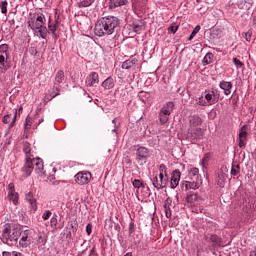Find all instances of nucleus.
Returning <instances> with one entry per match:
<instances>
[{
	"mask_svg": "<svg viewBox=\"0 0 256 256\" xmlns=\"http://www.w3.org/2000/svg\"><path fill=\"white\" fill-rule=\"evenodd\" d=\"M121 25V20L115 16H105L100 18L95 27L94 33L97 37H105L107 35H113L115 29Z\"/></svg>",
	"mask_w": 256,
	"mask_h": 256,
	"instance_id": "f257e3e1",
	"label": "nucleus"
},
{
	"mask_svg": "<svg viewBox=\"0 0 256 256\" xmlns=\"http://www.w3.org/2000/svg\"><path fill=\"white\" fill-rule=\"evenodd\" d=\"M21 237V226L14 223H6L2 230L1 241L8 247H15Z\"/></svg>",
	"mask_w": 256,
	"mask_h": 256,
	"instance_id": "f03ea898",
	"label": "nucleus"
},
{
	"mask_svg": "<svg viewBox=\"0 0 256 256\" xmlns=\"http://www.w3.org/2000/svg\"><path fill=\"white\" fill-rule=\"evenodd\" d=\"M45 15L39 13L34 14L32 18L28 21V27L32 29V31H36V29H41L45 25Z\"/></svg>",
	"mask_w": 256,
	"mask_h": 256,
	"instance_id": "7ed1b4c3",
	"label": "nucleus"
},
{
	"mask_svg": "<svg viewBox=\"0 0 256 256\" xmlns=\"http://www.w3.org/2000/svg\"><path fill=\"white\" fill-rule=\"evenodd\" d=\"M205 133L201 128H189L187 133V139L192 143H197V141H201Z\"/></svg>",
	"mask_w": 256,
	"mask_h": 256,
	"instance_id": "20e7f679",
	"label": "nucleus"
},
{
	"mask_svg": "<svg viewBox=\"0 0 256 256\" xmlns=\"http://www.w3.org/2000/svg\"><path fill=\"white\" fill-rule=\"evenodd\" d=\"M149 148L145 146H140L136 149V161L139 165H143V163H147V159H149Z\"/></svg>",
	"mask_w": 256,
	"mask_h": 256,
	"instance_id": "39448f33",
	"label": "nucleus"
},
{
	"mask_svg": "<svg viewBox=\"0 0 256 256\" xmlns=\"http://www.w3.org/2000/svg\"><path fill=\"white\" fill-rule=\"evenodd\" d=\"M201 183H203V180H183L180 183V187L182 191H189V189H193L195 191L201 187Z\"/></svg>",
	"mask_w": 256,
	"mask_h": 256,
	"instance_id": "423d86ee",
	"label": "nucleus"
},
{
	"mask_svg": "<svg viewBox=\"0 0 256 256\" xmlns=\"http://www.w3.org/2000/svg\"><path fill=\"white\" fill-rule=\"evenodd\" d=\"M153 187L157 189V191H161V189H165L169 183V178L155 176L151 179Z\"/></svg>",
	"mask_w": 256,
	"mask_h": 256,
	"instance_id": "0eeeda50",
	"label": "nucleus"
},
{
	"mask_svg": "<svg viewBox=\"0 0 256 256\" xmlns=\"http://www.w3.org/2000/svg\"><path fill=\"white\" fill-rule=\"evenodd\" d=\"M92 177L91 172H78L75 175V181L78 185H87Z\"/></svg>",
	"mask_w": 256,
	"mask_h": 256,
	"instance_id": "6e6552de",
	"label": "nucleus"
},
{
	"mask_svg": "<svg viewBox=\"0 0 256 256\" xmlns=\"http://www.w3.org/2000/svg\"><path fill=\"white\" fill-rule=\"evenodd\" d=\"M204 240L206 243H210L213 249H217L221 245V237L217 236V234H207L204 236Z\"/></svg>",
	"mask_w": 256,
	"mask_h": 256,
	"instance_id": "1a4fd4ad",
	"label": "nucleus"
},
{
	"mask_svg": "<svg viewBox=\"0 0 256 256\" xmlns=\"http://www.w3.org/2000/svg\"><path fill=\"white\" fill-rule=\"evenodd\" d=\"M180 181H181V171L179 169L173 170L171 173L170 188L177 189Z\"/></svg>",
	"mask_w": 256,
	"mask_h": 256,
	"instance_id": "9d476101",
	"label": "nucleus"
},
{
	"mask_svg": "<svg viewBox=\"0 0 256 256\" xmlns=\"http://www.w3.org/2000/svg\"><path fill=\"white\" fill-rule=\"evenodd\" d=\"M23 177H29L33 173V162L32 158H25L24 166L21 169Z\"/></svg>",
	"mask_w": 256,
	"mask_h": 256,
	"instance_id": "9b49d317",
	"label": "nucleus"
},
{
	"mask_svg": "<svg viewBox=\"0 0 256 256\" xmlns=\"http://www.w3.org/2000/svg\"><path fill=\"white\" fill-rule=\"evenodd\" d=\"M29 230H24L23 232H21V238L20 241L18 242L20 247H22L23 249L29 247L31 245V240H29Z\"/></svg>",
	"mask_w": 256,
	"mask_h": 256,
	"instance_id": "f8f14e48",
	"label": "nucleus"
},
{
	"mask_svg": "<svg viewBox=\"0 0 256 256\" xmlns=\"http://www.w3.org/2000/svg\"><path fill=\"white\" fill-rule=\"evenodd\" d=\"M247 125H243L239 130V147L242 149V147H245L247 145L245 141H247Z\"/></svg>",
	"mask_w": 256,
	"mask_h": 256,
	"instance_id": "ddd939ff",
	"label": "nucleus"
},
{
	"mask_svg": "<svg viewBox=\"0 0 256 256\" xmlns=\"http://www.w3.org/2000/svg\"><path fill=\"white\" fill-rule=\"evenodd\" d=\"M0 69H11V62L9 61V54H0Z\"/></svg>",
	"mask_w": 256,
	"mask_h": 256,
	"instance_id": "4468645a",
	"label": "nucleus"
},
{
	"mask_svg": "<svg viewBox=\"0 0 256 256\" xmlns=\"http://www.w3.org/2000/svg\"><path fill=\"white\" fill-rule=\"evenodd\" d=\"M32 167L35 173H43V160L41 158H32Z\"/></svg>",
	"mask_w": 256,
	"mask_h": 256,
	"instance_id": "2eb2a0df",
	"label": "nucleus"
},
{
	"mask_svg": "<svg viewBox=\"0 0 256 256\" xmlns=\"http://www.w3.org/2000/svg\"><path fill=\"white\" fill-rule=\"evenodd\" d=\"M189 124H190V129H195V128L199 127V125L203 124V119H201V117H199V115L190 116Z\"/></svg>",
	"mask_w": 256,
	"mask_h": 256,
	"instance_id": "dca6fc26",
	"label": "nucleus"
},
{
	"mask_svg": "<svg viewBox=\"0 0 256 256\" xmlns=\"http://www.w3.org/2000/svg\"><path fill=\"white\" fill-rule=\"evenodd\" d=\"M175 109V104L173 102H167L160 110V113L163 115H171L173 113V110Z\"/></svg>",
	"mask_w": 256,
	"mask_h": 256,
	"instance_id": "f3484780",
	"label": "nucleus"
},
{
	"mask_svg": "<svg viewBox=\"0 0 256 256\" xmlns=\"http://www.w3.org/2000/svg\"><path fill=\"white\" fill-rule=\"evenodd\" d=\"M131 27L135 33H141L145 29V22L143 20H135Z\"/></svg>",
	"mask_w": 256,
	"mask_h": 256,
	"instance_id": "a211bd4d",
	"label": "nucleus"
},
{
	"mask_svg": "<svg viewBox=\"0 0 256 256\" xmlns=\"http://www.w3.org/2000/svg\"><path fill=\"white\" fill-rule=\"evenodd\" d=\"M188 179L194 180V181H203V179H201V176L199 175V168H196V167L190 168L188 173Z\"/></svg>",
	"mask_w": 256,
	"mask_h": 256,
	"instance_id": "6ab92c4d",
	"label": "nucleus"
},
{
	"mask_svg": "<svg viewBox=\"0 0 256 256\" xmlns=\"http://www.w3.org/2000/svg\"><path fill=\"white\" fill-rule=\"evenodd\" d=\"M206 103L207 105H215V103L219 102V94H215V92H212V94H206L205 95Z\"/></svg>",
	"mask_w": 256,
	"mask_h": 256,
	"instance_id": "aec40b11",
	"label": "nucleus"
},
{
	"mask_svg": "<svg viewBox=\"0 0 256 256\" xmlns=\"http://www.w3.org/2000/svg\"><path fill=\"white\" fill-rule=\"evenodd\" d=\"M219 87L220 89H223L225 95H231V89H233V83L223 80L220 82Z\"/></svg>",
	"mask_w": 256,
	"mask_h": 256,
	"instance_id": "412c9836",
	"label": "nucleus"
},
{
	"mask_svg": "<svg viewBox=\"0 0 256 256\" xmlns=\"http://www.w3.org/2000/svg\"><path fill=\"white\" fill-rule=\"evenodd\" d=\"M26 201L30 204L32 211H37V199L33 198V192L26 194Z\"/></svg>",
	"mask_w": 256,
	"mask_h": 256,
	"instance_id": "4be33fe9",
	"label": "nucleus"
},
{
	"mask_svg": "<svg viewBox=\"0 0 256 256\" xmlns=\"http://www.w3.org/2000/svg\"><path fill=\"white\" fill-rule=\"evenodd\" d=\"M129 1L127 0H110L109 1V9H117V7H123V5H127Z\"/></svg>",
	"mask_w": 256,
	"mask_h": 256,
	"instance_id": "5701e85b",
	"label": "nucleus"
},
{
	"mask_svg": "<svg viewBox=\"0 0 256 256\" xmlns=\"http://www.w3.org/2000/svg\"><path fill=\"white\" fill-rule=\"evenodd\" d=\"M97 83H99V74L97 72H92L89 75L88 87H93V85H97Z\"/></svg>",
	"mask_w": 256,
	"mask_h": 256,
	"instance_id": "b1692460",
	"label": "nucleus"
},
{
	"mask_svg": "<svg viewBox=\"0 0 256 256\" xmlns=\"http://www.w3.org/2000/svg\"><path fill=\"white\" fill-rule=\"evenodd\" d=\"M93 3H95V0H77L76 5L79 9H83L85 7H91Z\"/></svg>",
	"mask_w": 256,
	"mask_h": 256,
	"instance_id": "393cba45",
	"label": "nucleus"
},
{
	"mask_svg": "<svg viewBox=\"0 0 256 256\" xmlns=\"http://www.w3.org/2000/svg\"><path fill=\"white\" fill-rule=\"evenodd\" d=\"M23 152L26 155V159H31L33 155H31V143L28 141L23 142Z\"/></svg>",
	"mask_w": 256,
	"mask_h": 256,
	"instance_id": "a878e982",
	"label": "nucleus"
},
{
	"mask_svg": "<svg viewBox=\"0 0 256 256\" xmlns=\"http://www.w3.org/2000/svg\"><path fill=\"white\" fill-rule=\"evenodd\" d=\"M137 64L136 58H130L122 63V69H131L133 65Z\"/></svg>",
	"mask_w": 256,
	"mask_h": 256,
	"instance_id": "bb28decb",
	"label": "nucleus"
},
{
	"mask_svg": "<svg viewBox=\"0 0 256 256\" xmlns=\"http://www.w3.org/2000/svg\"><path fill=\"white\" fill-rule=\"evenodd\" d=\"M225 181H227V174L225 172L218 173L217 183L219 187H224Z\"/></svg>",
	"mask_w": 256,
	"mask_h": 256,
	"instance_id": "cd10ccee",
	"label": "nucleus"
},
{
	"mask_svg": "<svg viewBox=\"0 0 256 256\" xmlns=\"http://www.w3.org/2000/svg\"><path fill=\"white\" fill-rule=\"evenodd\" d=\"M102 87L104 89H113L115 87V83L113 82V78L108 77L106 80L102 82Z\"/></svg>",
	"mask_w": 256,
	"mask_h": 256,
	"instance_id": "c85d7f7f",
	"label": "nucleus"
},
{
	"mask_svg": "<svg viewBox=\"0 0 256 256\" xmlns=\"http://www.w3.org/2000/svg\"><path fill=\"white\" fill-rule=\"evenodd\" d=\"M59 27V21L55 20L54 22H51V20H49L48 22V29L49 31H51V33H57V28Z\"/></svg>",
	"mask_w": 256,
	"mask_h": 256,
	"instance_id": "c756f323",
	"label": "nucleus"
},
{
	"mask_svg": "<svg viewBox=\"0 0 256 256\" xmlns=\"http://www.w3.org/2000/svg\"><path fill=\"white\" fill-rule=\"evenodd\" d=\"M159 177L169 179V174L167 173V166H165V164H160L159 166Z\"/></svg>",
	"mask_w": 256,
	"mask_h": 256,
	"instance_id": "7c9ffc66",
	"label": "nucleus"
},
{
	"mask_svg": "<svg viewBox=\"0 0 256 256\" xmlns=\"http://www.w3.org/2000/svg\"><path fill=\"white\" fill-rule=\"evenodd\" d=\"M213 59H215V55H213L211 52H208L203 58L204 65H211V63H213Z\"/></svg>",
	"mask_w": 256,
	"mask_h": 256,
	"instance_id": "2f4dec72",
	"label": "nucleus"
},
{
	"mask_svg": "<svg viewBox=\"0 0 256 256\" xmlns=\"http://www.w3.org/2000/svg\"><path fill=\"white\" fill-rule=\"evenodd\" d=\"M8 199L9 201H12L14 205H17L19 201V194H17V192H8Z\"/></svg>",
	"mask_w": 256,
	"mask_h": 256,
	"instance_id": "473e14b6",
	"label": "nucleus"
},
{
	"mask_svg": "<svg viewBox=\"0 0 256 256\" xmlns=\"http://www.w3.org/2000/svg\"><path fill=\"white\" fill-rule=\"evenodd\" d=\"M65 79V72H63V70H59L57 73H56V76H55V81L58 83V84H61L63 83V80Z\"/></svg>",
	"mask_w": 256,
	"mask_h": 256,
	"instance_id": "72a5a7b5",
	"label": "nucleus"
},
{
	"mask_svg": "<svg viewBox=\"0 0 256 256\" xmlns=\"http://www.w3.org/2000/svg\"><path fill=\"white\" fill-rule=\"evenodd\" d=\"M240 171H241V167L239 166V164H236V165L232 164L231 175H233V177H237Z\"/></svg>",
	"mask_w": 256,
	"mask_h": 256,
	"instance_id": "f704fd0d",
	"label": "nucleus"
},
{
	"mask_svg": "<svg viewBox=\"0 0 256 256\" xmlns=\"http://www.w3.org/2000/svg\"><path fill=\"white\" fill-rule=\"evenodd\" d=\"M38 32L42 39H47V33H49V30L47 29L46 26H42L41 28H39Z\"/></svg>",
	"mask_w": 256,
	"mask_h": 256,
	"instance_id": "c9c22d12",
	"label": "nucleus"
},
{
	"mask_svg": "<svg viewBox=\"0 0 256 256\" xmlns=\"http://www.w3.org/2000/svg\"><path fill=\"white\" fill-rule=\"evenodd\" d=\"M132 185L135 189H141V187L145 189V184L139 179H134Z\"/></svg>",
	"mask_w": 256,
	"mask_h": 256,
	"instance_id": "e433bc0d",
	"label": "nucleus"
},
{
	"mask_svg": "<svg viewBox=\"0 0 256 256\" xmlns=\"http://www.w3.org/2000/svg\"><path fill=\"white\" fill-rule=\"evenodd\" d=\"M197 199H198V196L195 193H190V194H187L186 196L187 203H193L194 201H197Z\"/></svg>",
	"mask_w": 256,
	"mask_h": 256,
	"instance_id": "4c0bfd02",
	"label": "nucleus"
},
{
	"mask_svg": "<svg viewBox=\"0 0 256 256\" xmlns=\"http://www.w3.org/2000/svg\"><path fill=\"white\" fill-rule=\"evenodd\" d=\"M9 45L8 44H2L0 45V55H9Z\"/></svg>",
	"mask_w": 256,
	"mask_h": 256,
	"instance_id": "58836bf2",
	"label": "nucleus"
},
{
	"mask_svg": "<svg viewBox=\"0 0 256 256\" xmlns=\"http://www.w3.org/2000/svg\"><path fill=\"white\" fill-rule=\"evenodd\" d=\"M159 121L162 125H165V123H167V121H169V116H167V114H163V113H159Z\"/></svg>",
	"mask_w": 256,
	"mask_h": 256,
	"instance_id": "ea45409f",
	"label": "nucleus"
},
{
	"mask_svg": "<svg viewBox=\"0 0 256 256\" xmlns=\"http://www.w3.org/2000/svg\"><path fill=\"white\" fill-rule=\"evenodd\" d=\"M7 5H9L7 0H4L0 3V9H1V13H3V15H7Z\"/></svg>",
	"mask_w": 256,
	"mask_h": 256,
	"instance_id": "a19ab883",
	"label": "nucleus"
},
{
	"mask_svg": "<svg viewBox=\"0 0 256 256\" xmlns=\"http://www.w3.org/2000/svg\"><path fill=\"white\" fill-rule=\"evenodd\" d=\"M199 31H201V26L200 25H197L192 33L190 34L189 38H188V41H191V39H193L195 37V35H197L199 33Z\"/></svg>",
	"mask_w": 256,
	"mask_h": 256,
	"instance_id": "79ce46f5",
	"label": "nucleus"
},
{
	"mask_svg": "<svg viewBox=\"0 0 256 256\" xmlns=\"http://www.w3.org/2000/svg\"><path fill=\"white\" fill-rule=\"evenodd\" d=\"M253 35V31L252 30H248L247 32H243L242 33V37H244V39L248 42L251 41V37Z\"/></svg>",
	"mask_w": 256,
	"mask_h": 256,
	"instance_id": "37998d69",
	"label": "nucleus"
},
{
	"mask_svg": "<svg viewBox=\"0 0 256 256\" xmlns=\"http://www.w3.org/2000/svg\"><path fill=\"white\" fill-rule=\"evenodd\" d=\"M79 227V224L75 223H71L70 227H66V229H69V231H72L73 235H77V229Z\"/></svg>",
	"mask_w": 256,
	"mask_h": 256,
	"instance_id": "c03bdc74",
	"label": "nucleus"
},
{
	"mask_svg": "<svg viewBox=\"0 0 256 256\" xmlns=\"http://www.w3.org/2000/svg\"><path fill=\"white\" fill-rule=\"evenodd\" d=\"M233 63L236 66L237 69H241V67H243L245 65L238 58H233Z\"/></svg>",
	"mask_w": 256,
	"mask_h": 256,
	"instance_id": "a18cd8bd",
	"label": "nucleus"
},
{
	"mask_svg": "<svg viewBox=\"0 0 256 256\" xmlns=\"http://www.w3.org/2000/svg\"><path fill=\"white\" fill-rule=\"evenodd\" d=\"M173 203V200H171V198H167L164 202V209H170L171 208V204Z\"/></svg>",
	"mask_w": 256,
	"mask_h": 256,
	"instance_id": "49530a36",
	"label": "nucleus"
},
{
	"mask_svg": "<svg viewBox=\"0 0 256 256\" xmlns=\"http://www.w3.org/2000/svg\"><path fill=\"white\" fill-rule=\"evenodd\" d=\"M128 233H129V237H131V235H133V233H135V223L130 222Z\"/></svg>",
	"mask_w": 256,
	"mask_h": 256,
	"instance_id": "de8ad7c7",
	"label": "nucleus"
},
{
	"mask_svg": "<svg viewBox=\"0 0 256 256\" xmlns=\"http://www.w3.org/2000/svg\"><path fill=\"white\" fill-rule=\"evenodd\" d=\"M31 123H33L31 117L27 116L25 120V129H31Z\"/></svg>",
	"mask_w": 256,
	"mask_h": 256,
	"instance_id": "09e8293b",
	"label": "nucleus"
},
{
	"mask_svg": "<svg viewBox=\"0 0 256 256\" xmlns=\"http://www.w3.org/2000/svg\"><path fill=\"white\" fill-rule=\"evenodd\" d=\"M57 223H58L57 214H54V216L50 220V225L51 227H57Z\"/></svg>",
	"mask_w": 256,
	"mask_h": 256,
	"instance_id": "8fccbe9b",
	"label": "nucleus"
},
{
	"mask_svg": "<svg viewBox=\"0 0 256 256\" xmlns=\"http://www.w3.org/2000/svg\"><path fill=\"white\" fill-rule=\"evenodd\" d=\"M207 163H209V156L205 155L202 159V167L203 169H207Z\"/></svg>",
	"mask_w": 256,
	"mask_h": 256,
	"instance_id": "3c124183",
	"label": "nucleus"
},
{
	"mask_svg": "<svg viewBox=\"0 0 256 256\" xmlns=\"http://www.w3.org/2000/svg\"><path fill=\"white\" fill-rule=\"evenodd\" d=\"M198 105H201L202 107H207V101H205V99H203V96L198 98Z\"/></svg>",
	"mask_w": 256,
	"mask_h": 256,
	"instance_id": "603ef678",
	"label": "nucleus"
},
{
	"mask_svg": "<svg viewBox=\"0 0 256 256\" xmlns=\"http://www.w3.org/2000/svg\"><path fill=\"white\" fill-rule=\"evenodd\" d=\"M51 215H53V213L51 212V210H47L43 215H42V219H44V221H47V219H49L51 217Z\"/></svg>",
	"mask_w": 256,
	"mask_h": 256,
	"instance_id": "864d4df0",
	"label": "nucleus"
},
{
	"mask_svg": "<svg viewBox=\"0 0 256 256\" xmlns=\"http://www.w3.org/2000/svg\"><path fill=\"white\" fill-rule=\"evenodd\" d=\"M92 231H93V225H91V223H88L86 225V233H87V235H91Z\"/></svg>",
	"mask_w": 256,
	"mask_h": 256,
	"instance_id": "5fc2aeb1",
	"label": "nucleus"
},
{
	"mask_svg": "<svg viewBox=\"0 0 256 256\" xmlns=\"http://www.w3.org/2000/svg\"><path fill=\"white\" fill-rule=\"evenodd\" d=\"M55 91H57V93H55ZM55 91L50 95V98L48 99V101H51V99H55V97L59 95V87H56Z\"/></svg>",
	"mask_w": 256,
	"mask_h": 256,
	"instance_id": "6e6d98bb",
	"label": "nucleus"
},
{
	"mask_svg": "<svg viewBox=\"0 0 256 256\" xmlns=\"http://www.w3.org/2000/svg\"><path fill=\"white\" fill-rule=\"evenodd\" d=\"M16 121H17V111H15L13 120H12V122L9 124V129H12V127L15 126Z\"/></svg>",
	"mask_w": 256,
	"mask_h": 256,
	"instance_id": "4d7b16f0",
	"label": "nucleus"
},
{
	"mask_svg": "<svg viewBox=\"0 0 256 256\" xmlns=\"http://www.w3.org/2000/svg\"><path fill=\"white\" fill-rule=\"evenodd\" d=\"M177 29H179V26H170L169 28H168V31L170 32V33H173V34H175V33H177Z\"/></svg>",
	"mask_w": 256,
	"mask_h": 256,
	"instance_id": "13d9d810",
	"label": "nucleus"
},
{
	"mask_svg": "<svg viewBox=\"0 0 256 256\" xmlns=\"http://www.w3.org/2000/svg\"><path fill=\"white\" fill-rule=\"evenodd\" d=\"M38 243L40 245H45V243H47V238L43 237V236H39L38 238Z\"/></svg>",
	"mask_w": 256,
	"mask_h": 256,
	"instance_id": "bf43d9fd",
	"label": "nucleus"
},
{
	"mask_svg": "<svg viewBox=\"0 0 256 256\" xmlns=\"http://www.w3.org/2000/svg\"><path fill=\"white\" fill-rule=\"evenodd\" d=\"M74 237H75V235H73V232H71V230H69L66 234V239H70V241H73Z\"/></svg>",
	"mask_w": 256,
	"mask_h": 256,
	"instance_id": "052dcab7",
	"label": "nucleus"
},
{
	"mask_svg": "<svg viewBox=\"0 0 256 256\" xmlns=\"http://www.w3.org/2000/svg\"><path fill=\"white\" fill-rule=\"evenodd\" d=\"M164 211L167 219H171V208H165Z\"/></svg>",
	"mask_w": 256,
	"mask_h": 256,
	"instance_id": "680f3d73",
	"label": "nucleus"
},
{
	"mask_svg": "<svg viewBox=\"0 0 256 256\" xmlns=\"http://www.w3.org/2000/svg\"><path fill=\"white\" fill-rule=\"evenodd\" d=\"M9 119H11V115L7 114L3 117L2 121L7 125V123H9Z\"/></svg>",
	"mask_w": 256,
	"mask_h": 256,
	"instance_id": "e2e57ef3",
	"label": "nucleus"
},
{
	"mask_svg": "<svg viewBox=\"0 0 256 256\" xmlns=\"http://www.w3.org/2000/svg\"><path fill=\"white\" fill-rule=\"evenodd\" d=\"M9 193H14L15 192V185L13 183H10L8 185Z\"/></svg>",
	"mask_w": 256,
	"mask_h": 256,
	"instance_id": "0e129e2a",
	"label": "nucleus"
},
{
	"mask_svg": "<svg viewBox=\"0 0 256 256\" xmlns=\"http://www.w3.org/2000/svg\"><path fill=\"white\" fill-rule=\"evenodd\" d=\"M221 35H223V32L220 29H216V39H220Z\"/></svg>",
	"mask_w": 256,
	"mask_h": 256,
	"instance_id": "69168bd1",
	"label": "nucleus"
},
{
	"mask_svg": "<svg viewBox=\"0 0 256 256\" xmlns=\"http://www.w3.org/2000/svg\"><path fill=\"white\" fill-rule=\"evenodd\" d=\"M97 254L95 253V248H92L90 250L89 256H96Z\"/></svg>",
	"mask_w": 256,
	"mask_h": 256,
	"instance_id": "338daca9",
	"label": "nucleus"
},
{
	"mask_svg": "<svg viewBox=\"0 0 256 256\" xmlns=\"http://www.w3.org/2000/svg\"><path fill=\"white\" fill-rule=\"evenodd\" d=\"M250 256H256V247L254 248V250L250 251Z\"/></svg>",
	"mask_w": 256,
	"mask_h": 256,
	"instance_id": "774afa93",
	"label": "nucleus"
}]
</instances>
